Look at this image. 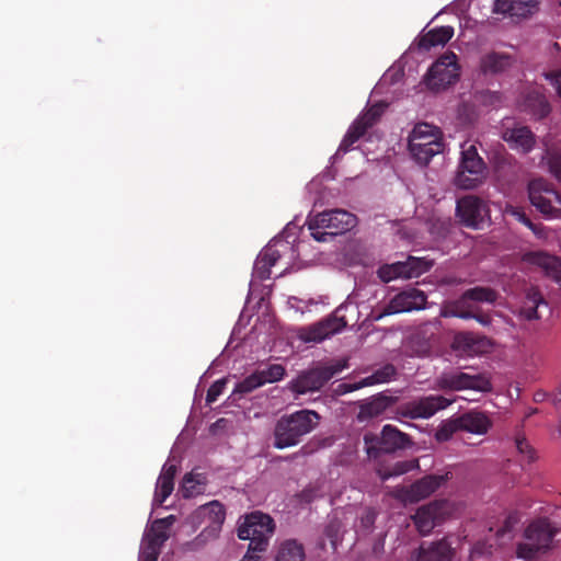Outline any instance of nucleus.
Wrapping results in <instances>:
<instances>
[{
    "instance_id": "1",
    "label": "nucleus",
    "mask_w": 561,
    "mask_h": 561,
    "mask_svg": "<svg viewBox=\"0 0 561 561\" xmlns=\"http://www.w3.org/2000/svg\"><path fill=\"white\" fill-rule=\"evenodd\" d=\"M320 415L312 410H299L280 416L274 426L273 446L284 449L298 445L319 424Z\"/></svg>"
},
{
    "instance_id": "2",
    "label": "nucleus",
    "mask_w": 561,
    "mask_h": 561,
    "mask_svg": "<svg viewBox=\"0 0 561 561\" xmlns=\"http://www.w3.org/2000/svg\"><path fill=\"white\" fill-rule=\"evenodd\" d=\"M363 442L367 457L371 460H377L383 454H393L413 445L410 435L391 424H386L379 435L371 432L365 433Z\"/></svg>"
},
{
    "instance_id": "3",
    "label": "nucleus",
    "mask_w": 561,
    "mask_h": 561,
    "mask_svg": "<svg viewBox=\"0 0 561 561\" xmlns=\"http://www.w3.org/2000/svg\"><path fill=\"white\" fill-rule=\"evenodd\" d=\"M444 147L439 128L427 123L414 126L409 138V150L417 163L428 164L434 156L444 151Z\"/></svg>"
},
{
    "instance_id": "4",
    "label": "nucleus",
    "mask_w": 561,
    "mask_h": 561,
    "mask_svg": "<svg viewBox=\"0 0 561 561\" xmlns=\"http://www.w3.org/2000/svg\"><path fill=\"white\" fill-rule=\"evenodd\" d=\"M357 218L344 209L322 211L308 220V229L317 241H327L328 236H337L356 226Z\"/></svg>"
},
{
    "instance_id": "5",
    "label": "nucleus",
    "mask_w": 561,
    "mask_h": 561,
    "mask_svg": "<svg viewBox=\"0 0 561 561\" xmlns=\"http://www.w3.org/2000/svg\"><path fill=\"white\" fill-rule=\"evenodd\" d=\"M558 529L548 518H538L525 529V541L517 546L516 554L520 559L533 560L538 553L551 548L553 537Z\"/></svg>"
},
{
    "instance_id": "6",
    "label": "nucleus",
    "mask_w": 561,
    "mask_h": 561,
    "mask_svg": "<svg viewBox=\"0 0 561 561\" xmlns=\"http://www.w3.org/2000/svg\"><path fill=\"white\" fill-rule=\"evenodd\" d=\"M347 367L346 359L332 360L309 369L289 383V389L297 394L320 390L331 378Z\"/></svg>"
},
{
    "instance_id": "7",
    "label": "nucleus",
    "mask_w": 561,
    "mask_h": 561,
    "mask_svg": "<svg viewBox=\"0 0 561 561\" xmlns=\"http://www.w3.org/2000/svg\"><path fill=\"white\" fill-rule=\"evenodd\" d=\"M274 529L275 524L271 516L253 512L239 526L238 537L241 540H250V551H265Z\"/></svg>"
},
{
    "instance_id": "8",
    "label": "nucleus",
    "mask_w": 561,
    "mask_h": 561,
    "mask_svg": "<svg viewBox=\"0 0 561 561\" xmlns=\"http://www.w3.org/2000/svg\"><path fill=\"white\" fill-rule=\"evenodd\" d=\"M485 170V162L479 156L476 146H463L454 183L461 190H473L483 182Z\"/></svg>"
},
{
    "instance_id": "9",
    "label": "nucleus",
    "mask_w": 561,
    "mask_h": 561,
    "mask_svg": "<svg viewBox=\"0 0 561 561\" xmlns=\"http://www.w3.org/2000/svg\"><path fill=\"white\" fill-rule=\"evenodd\" d=\"M528 196L535 206L546 217H557L561 213V196L553 185L543 179L529 182Z\"/></svg>"
},
{
    "instance_id": "10",
    "label": "nucleus",
    "mask_w": 561,
    "mask_h": 561,
    "mask_svg": "<svg viewBox=\"0 0 561 561\" xmlns=\"http://www.w3.org/2000/svg\"><path fill=\"white\" fill-rule=\"evenodd\" d=\"M432 266L433 261L410 255L404 262H394L380 266L377 274L383 283H389L397 278L409 279L419 277L428 272Z\"/></svg>"
},
{
    "instance_id": "11",
    "label": "nucleus",
    "mask_w": 561,
    "mask_h": 561,
    "mask_svg": "<svg viewBox=\"0 0 561 561\" xmlns=\"http://www.w3.org/2000/svg\"><path fill=\"white\" fill-rule=\"evenodd\" d=\"M435 386L437 389L444 391H461L469 389L485 392L491 390L490 380L483 375H470L459 370L440 374L435 379Z\"/></svg>"
},
{
    "instance_id": "12",
    "label": "nucleus",
    "mask_w": 561,
    "mask_h": 561,
    "mask_svg": "<svg viewBox=\"0 0 561 561\" xmlns=\"http://www.w3.org/2000/svg\"><path fill=\"white\" fill-rule=\"evenodd\" d=\"M459 78V66L457 64V55L447 51L442 55L428 69L426 73V83L432 90H442Z\"/></svg>"
},
{
    "instance_id": "13",
    "label": "nucleus",
    "mask_w": 561,
    "mask_h": 561,
    "mask_svg": "<svg viewBox=\"0 0 561 561\" xmlns=\"http://www.w3.org/2000/svg\"><path fill=\"white\" fill-rule=\"evenodd\" d=\"M439 316L443 318H459L462 320L474 319L483 327L492 323V317L484 312L479 305L473 304L470 298H466V291L455 300L445 301L440 308Z\"/></svg>"
},
{
    "instance_id": "14",
    "label": "nucleus",
    "mask_w": 561,
    "mask_h": 561,
    "mask_svg": "<svg viewBox=\"0 0 561 561\" xmlns=\"http://www.w3.org/2000/svg\"><path fill=\"white\" fill-rule=\"evenodd\" d=\"M226 519V511L219 501H211L197 507L188 517L194 527L206 524L199 536L216 538Z\"/></svg>"
},
{
    "instance_id": "15",
    "label": "nucleus",
    "mask_w": 561,
    "mask_h": 561,
    "mask_svg": "<svg viewBox=\"0 0 561 561\" xmlns=\"http://www.w3.org/2000/svg\"><path fill=\"white\" fill-rule=\"evenodd\" d=\"M175 522V517L170 515L165 518L156 519L145 536L139 561H157L160 554L161 547L169 539V528Z\"/></svg>"
},
{
    "instance_id": "16",
    "label": "nucleus",
    "mask_w": 561,
    "mask_h": 561,
    "mask_svg": "<svg viewBox=\"0 0 561 561\" xmlns=\"http://www.w3.org/2000/svg\"><path fill=\"white\" fill-rule=\"evenodd\" d=\"M386 108V104H373L366 112H364L351 125L344 138L339 146V152H347L352 149L353 145L357 142L366 131L371 128L381 117Z\"/></svg>"
},
{
    "instance_id": "17",
    "label": "nucleus",
    "mask_w": 561,
    "mask_h": 561,
    "mask_svg": "<svg viewBox=\"0 0 561 561\" xmlns=\"http://www.w3.org/2000/svg\"><path fill=\"white\" fill-rule=\"evenodd\" d=\"M445 480L444 476L427 474L408 486L397 488L393 496L404 504L417 503L433 494Z\"/></svg>"
},
{
    "instance_id": "18",
    "label": "nucleus",
    "mask_w": 561,
    "mask_h": 561,
    "mask_svg": "<svg viewBox=\"0 0 561 561\" xmlns=\"http://www.w3.org/2000/svg\"><path fill=\"white\" fill-rule=\"evenodd\" d=\"M449 514L450 507L447 501H433L419 507L412 519L419 533L426 536L436 526L440 525Z\"/></svg>"
},
{
    "instance_id": "19",
    "label": "nucleus",
    "mask_w": 561,
    "mask_h": 561,
    "mask_svg": "<svg viewBox=\"0 0 561 561\" xmlns=\"http://www.w3.org/2000/svg\"><path fill=\"white\" fill-rule=\"evenodd\" d=\"M426 300L427 297L424 291L410 288L396 295L376 319H381L385 316L394 313L423 309L426 305Z\"/></svg>"
},
{
    "instance_id": "20",
    "label": "nucleus",
    "mask_w": 561,
    "mask_h": 561,
    "mask_svg": "<svg viewBox=\"0 0 561 561\" xmlns=\"http://www.w3.org/2000/svg\"><path fill=\"white\" fill-rule=\"evenodd\" d=\"M453 400L439 394H431L409 402L401 414L410 419H430L440 410L446 409Z\"/></svg>"
},
{
    "instance_id": "21",
    "label": "nucleus",
    "mask_w": 561,
    "mask_h": 561,
    "mask_svg": "<svg viewBox=\"0 0 561 561\" xmlns=\"http://www.w3.org/2000/svg\"><path fill=\"white\" fill-rule=\"evenodd\" d=\"M344 318L328 317L314 324L302 328L299 337L306 343H320L346 327Z\"/></svg>"
},
{
    "instance_id": "22",
    "label": "nucleus",
    "mask_w": 561,
    "mask_h": 561,
    "mask_svg": "<svg viewBox=\"0 0 561 561\" xmlns=\"http://www.w3.org/2000/svg\"><path fill=\"white\" fill-rule=\"evenodd\" d=\"M501 137L511 149L524 154L529 153L536 145V135L528 126L519 124L512 127L504 125Z\"/></svg>"
},
{
    "instance_id": "23",
    "label": "nucleus",
    "mask_w": 561,
    "mask_h": 561,
    "mask_svg": "<svg viewBox=\"0 0 561 561\" xmlns=\"http://www.w3.org/2000/svg\"><path fill=\"white\" fill-rule=\"evenodd\" d=\"M483 201L477 196L468 195L457 202L456 214L460 221L470 228H478L485 214Z\"/></svg>"
},
{
    "instance_id": "24",
    "label": "nucleus",
    "mask_w": 561,
    "mask_h": 561,
    "mask_svg": "<svg viewBox=\"0 0 561 561\" xmlns=\"http://www.w3.org/2000/svg\"><path fill=\"white\" fill-rule=\"evenodd\" d=\"M454 551L446 538L426 545L423 542L413 561H451Z\"/></svg>"
},
{
    "instance_id": "25",
    "label": "nucleus",
    "mask_w": 561,
    "mask_h": 561,
    "mask_svg": "<svg viewBox=\"0 0 561 561\" xmlns=\"http://www.w3.org/2000/svg\"><path fill=\"white\" fill-rule=\"evenodd\" d=\"M538 5V0H495L493 12L507 14L512 18H527Z\"/></svg>"
},
{
    "instance_id": "26",
    "label": "nucleus",
    "mask_w": 561,
    "mask_h": 561,
    "mask_svg": "<svg viewBox=\"0 0 561 561\" xmlns=\"http://www.w3.org/2000/svg\"><path fill=\"white\" fill-rule=\"evenodd\" d=\"M392 403L393 399L391 397L379 393L359 404L356 419L360 423L374 420L380 416Z\"/></svg>"
},
{
    "instance_id": "27",
    "label": "nucleus",
    "mask_w": 561,
    "mask_h": 561,
    "mask_svg": "<svg viewBox=\"0 0 561 561\" xmlns=\"http://www.w3.org/2000/svg\"><path fill=\"white\" fill-rule=\"evenodd\" d=\"M396 375L397 368L392 364H386L359 381L354 383H344L342 386L345 388V392H352L364 387L389 382L396 377Z\"/></svg>"
},
{
    "instance_id": "28",
    "label": "nucleus",
    "mask_w": 561,
    "mask_h": 561,
    "mask_svg": "<svg viewBox=\"0 0 561 561\" xmlns=\"http://www.w3.org/2000/svg\"><path fill=\"white\" fill-rule=\"evenodd\" d=\"M178 468L175 465L165 463L162 467L161 473L158 478L156 492L153 497V505L160 506L171 495L174 489V478Z\"/></svg>"
},
{
    "instance_id": "29",
    "label": "nucleus",
    "mask_w": 561,
    "mask_h": 561,
    "mask_svg": "<svg viewBox=\"0 0 561 561\" xmlns=\"http://www.w3.org/2000/svg\"><path fill=\"white\" fill-rule=\"evenodd\" d=\"M458 422L460 431L478 435L485 434L491 426L489 417L484 413L477 411H470L458 416Z\"/></svg>"
},
{
    "instance_id": "30",
    "label": "nucleus",
    "mask_w": 561,
    "mask_h": 561,
    "mask_svg": "<svg viewBox=\"0 0 561 561\" xmlns=\"http://www.w3.org/2000/svg\"><path fill=\"white\" fill-rule=\"evenodd\" d=\"M454 36V27L438 26L424 33L419 39V47L424 50H428L435 46H444Z\"/></svg>"
},
{
    "instance_id": "31",
    "label": "nucleus",
    "mask_w": 561,
    "mask_h": 561,
    "mask_svg": "<svg viewBox=\"0 0 561 561\" xmlns=\"http://www.w3.org/2000/svg\"><path fill=\"white\" fill-rule=\"evenodd\" d=\"M523 110L536 119H542L550 114L551 106L543 94L533 91L525 96Z\"/></svg>"
},
{
    "instance_id": "32",
    "label": "nucleus",
    "mask_w": 561,
    "mask_h": 561,
    "mask_svg": "<svg viewBox=\"0 0 561 561\" xmlns=\"http://www.w3.org/2000/svg\"><path fill=\"white\" fill-rule=\"evenodd\" d=\"M419 467H420L419 459L413 458V459L397 461V462L392 463L391 466L378 465L376 468V473L379 477V479L383 482L392 477H400L410 471L419 469Z\"/></svg>"
},
{
    "instance_id": "33",
    "label": "nucleus",
    "mask_w": 561,
    "mask_h": 561,
    "mask_svg": "<svg viewBox=\"0 0 561 561\" xmlns=\"http://www.w3.org/2000/svg\"><path fill=\"white\" fill-rule=\"evenodd\" d=\"M511 64L510 55L493 51L482 57L480 67L484 73H497L507 69Z\"/></svg>"
},
{
    "instance_id": "34",
    "label": "nucleus",
    "mask_w": 561,
    "mask_h": 561,
    "mask_svg": "<svg viewBox=\"0 0 561 561\" xmlns=\"http://www.w3.org/2000/svg\"><path fill=\"white\" fill-rule=\"evenodd\" d=\"M305 548L296 539H287L280 543L275 561H304Z\"/></svg>"
},
{
    "instance_id": "35",
    "label": "nucleus",
    "mask_w": 561,
    "mask_h": 561,
    "mask_svg": "<svg viewBox=\"0 0 561 561\" xmlns=\"http://www.w3.org/2000/svg\"><path fill=\"white\" fill-rule=\"evenodd\" d=\"M520 522V516L518 512H511L508 513L502 525L499 526L496 529L493 527H490V531H494L496 539L499 540L500 545H504L506 541L512 540L514 536V530L516 526Z\"/></svg>"
},
{
    "instance_id": "36",
    "label": "nucleus",
    "mask_w": 561,
    "mask_h": 561,
    "mask_svg": "<svg viewBox=\"0 0 561 561\" xmlns=\"http://www.w3.org/2000/svg\"><path fill=\"white\" fill-rule=\"evenodd\" d=\"M206 479L202 474H195L193 472L186 473L183 477L180 492L185 499H190L202 494L205 490Z\"/></svg>"
},
{
    "instance_id": "37",
    "label": "nucleus",
    "mask_w": 561,
    "mask_h": 561,
    "mask_svg": "<svg viewBox=\"0 0 561 561\" xmlns=\"http://www.w3.org/2000/svg\"><path fill=\"white\" fill-rule=\"evenodd\" d=\"M264 386L259 373L255 370L242 381L238 382L232 391L231 397L233 400L241 398L242 396L252 392L253 390Z\"/></svg>"
},
{
    "instance_id": "38",
    "label": "nucleus",
    "mask_w": 561,
    "mask_h": 561,
    "mask_svg": "<svg viewBox=\"0 0 561 561\" xmlns=\"http://www.w3.org/2000/svg\"><path fill=\"white\" fill-rule=\"evenodd\" d=\"M465 291L466 298H470L477 305L478 302L494 304L497 299V293L490 287L477 286Z\"/></svg>"
},
{
    "instance_id": "39",
    "label": "nucleus",
    "mask_w": 561,
    "mask_h": 561,
    "mask_svg": "<svg viewBox=\"0 0 561 561\" xmlns=\"http://www.w3.org/2000/svg\"><path fill=\"white\" fill-rule=\"evenodd\" d=\"M543 302V298L538 291H530L527 295V301L520 310V314L527 320L539 319L538 307Z\"/></svg>"
},
{
    "instance_id": "40",
    "label": "nucleus",
    "mask_w": 561,
    "mask_h": 561,
    "mask_svg": "<svg viewBox=\"0 0 561 561\" xmlns=\"http://www.w3.org/2000/svg\"><path fill=\"white\" fill-rule=\"evenodd\" d=\"M460 431L458 417L451 419L443 422L435 433V438L437 442H447L449 440L455 433Z\"/></svg>"
},
{
    "instance_id": "41",
    "label": "nucleus",
    "mask_w": 561,
    "mask_h": 561,
    "mask_svg": "<svg viewBox=\"0 0 561 561\" xmlns=\"http://www.w3.org/2000/svg\"><path fill=\"white\" fill-rule=\"evenodd\" d=\"M256 371L263 380V385L267 382H276L280 380L285 375V368L280 364H273Z\"/></svg>"
},
{
    "instance_id": "42",
    "label": "nucleus",
    "mask_w": 561,
    "mask_h": 561,
    "mask_svg": "<svg viewBox=\"0 0 561 561\" xmlns=\"http://www.w3.org/2000/svg\"><path fill=\"white\" fill-rule=\"evenodd\" d=\"M476 337L472 333L461 332L455 336L454 347L466 353L476 352Z\"/></svg>"
},
{
    "instance_id": "43",
    "label": "nucleus",
    "mask_w": 561,
    "mask_h": 561,
    "mask_svg": "<svg viewBox=\"0 0 561 561\" xmlns=\"http://www.w3.org/2000/svg\"><path fill=\"white\" fill-rule=\"evenodd\" d=\"M546 159L550 173L561 182V151L558 149H548Z\"/></svg>"
},
{
    "instance_id": "44",
    "label": "nucleus",
    "mask_w": 561,
    "mask_h": 561,
    "mask_svg": "<svg viewBox=\"0 0 561 561\" xmlns=\"http://www.w3.org/2000/svg\"><path fill=\"white\" fill-rule=\"evenodd\" d=\"M515 445L518 454L523 457V460L530 463L536 459L535 449L531 447L528 440L520 434H518L515 437Z\"/></svg>"
},
{
    "instance_id": "45",
    "label": "nucleus",
    "mask_w": 561,
    "mask_h": 561,
    "mask_svg": "<svg viewBox=\"0 0 561 561\" xmlns=\"http://www.w3.org/2000/svg\"><path fill=\"white\" fill-rule=\"evenodd\" d=\"M527 259L533 264H536V265L541 266L542 268H545L546 272L550 268L552 263L557 260L556 257L550 256V255H548L546 253H542V252L529 253V254H527Z\"/></svg>"
},
{
    "instance_id": "46",
    "label": "nucleus",
    "mask_w": 561,
    "mask_h": 561,
    "mask_svg": "<svg viewBox=\"0 0 561 561\" xmlns=\"http://www.w3.org/2000/svg\"><path fill=\"white\" fill-rule=\"evenodd\" d=\"M226 385H227L226 378L216 380L207 390L206 402L208 404L214 403L218 399V397L224 392Z\"/></svg>"
},
{
    "instance_id": "47",
    "label": "nucleus",
    "mask_w": 561,
    "mask_h": 561,
    "mask_svg": "<svg viewBox=\"0 0 561 561\" xmlns=\"http://www.w3.org/2000/svg\"><path fill=\"white\" fill-rule=\"evenodd\" d=\"M268 264L270 263H266V261H264V259H261L260 256H257V259L254 263L253 273L259 279L265 280L271 277L272 266H270Z\"/></svg>"
},
{
    "instance_id": "48",
    "label": "nucleus",
    "mask_w": 561,
    "mask_h": 561,
    "mask_svg": "<svg viewBox=\"0 0 561 561\" xmlns=\"http://www.w3.org/2000/svg\"><path fill=\"white\" fill-rule=\"evenodd\" d=\"M546 79L556 89L557 94L561 99V70H552L545 73Z\"/></svg>"
},
{
    "instance_id": "49",
    "label": "nucleus",
    "mask_w": 561,
    "mask_h": 561,
    "mask_svg": "<svg viewBox=\"0 0 561 561\" xmlns=\"http://www.w3.org/2000/svg\"><path fill=\"white\" fill-rule=\"evenodd\" d=\"M261 259H264L266 263H270V266H274L277 261L279 260L280 255L277 250H274L272 248L265 249L263 252L259 255Z\"/></svg>"
},
{
    "instance_id": "50",
    "label": "nucleus",
    "mask_w": 561,
    "mask_h": 561,
    "mask_svg": "<svg viewBox=\"0 0 561 561\" xmlns=\"http://www.w3.org/2000/svg\"><path fill=\"white\" fill-rule=\"evenodd\" d=\"M547 275L561 287V262L558 259L552 263L550 268L547 271Z\"/></svg>"
},
{
    "instance_id": "51",
    "label": "nucleus",
    "mask_w": 561,
    "mask_h": 561,
    "mask_svg": "<svg viewBox=\"0 0 561 561\" xmlns=\"http://www.w3.org/2000/svg\"><path fill=\"white\" fill-rule=\"evenodd\" d=\"M517 218L520 222H523L525 226H527L528 228H530L531 230L535 231V226L534 224L531 222V220L526 216V214L524 213H517Z\"/></svg>"
},
{
    "instance_id": "52",
    "label": "nucleus",
    "mask_w": 561,
    "mask_h": 561,
    "mask_svg": "<svg viewBox=\"0 0 561 561\" xmlns=\"http://www.w3.org/2000/svg\"><path fill=\"white\" fill-rule=\"evenodd\" d=\"M257 551H250V547L248 548L247 553L240 561H259L260 557L256 554Z\"/></svg>"
},
{
    "instance_id": "53",
    "label": "nucleus",
    "mask_w": 561,
    "mask_h": 561,
    "mask_svg": "<svg viewBox=\"0 0 561 561\" xmlns=\"http://www.w3.org/2000/svg\"><path fill=\"white\" fill-rule=\"evenodd\" d=\"M362 523L366 527H371L373 524L375 523V514L374 513L366 514V516H364L362 518Z\"/></svg>"
},
{
    "instance_id": "54",
    "label": "nucleus",
    "mask_w": 561,
    "mask_h": 561,
    "mask_svg": "<svg viewBox=\"0 0 561 561\" xmlns=\"http://www.w3.org/2000/svg\"><path fill=\"white\" fill-rule=\"evenodd\" d=\"M537 413V409H531L528 413H527V417H529L530 415Z\"/></svg>"
},
{
    "instance_id": "55",
    "label": "nucleus",
    "mask_w": 561,
    "mask_h": 561,
    "mask_svg": "<svg viewBox=\"0 0 561 561\" xmlns=\"http://www.w3.org/2000/svg\"><path fill=\"white\" fill-rule=\"evenodd\" d=\"M327 535H328L329 537H331V527H328V528H327Z\"/></svg>"
}]
</instances>
